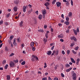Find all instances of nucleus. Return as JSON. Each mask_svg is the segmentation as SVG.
<instances>
[{
	"mask_svg": "<svg viewBox=\"0 0 80 80\" xmlns=\"http://www.w3.org/2000/svg\"><path fill=\"white\" fill-rule=\"evenodd\" d=\"M32 58L31 60L32 61H35V59L36 60H38V58L35 55H32Z\"/></svg>",
	"mask_w": 80,
	"mask_h": 80,
	"instance_id": "f257e3e1",
	"label": "nucleus"
},
{
	"mask_svg": "<svg viewBox=\"0 0 80 80\" xmlns=\"http://www.w3.org/2000/svg\"><path fill=\"white\" fill-rule=\"evenodd\" d=\"M72 79L74 80H76L77 79V74L76 73H74V71H72Z\"/></svg>",
	"mask_w": 80,
	"mask_h": 80,
	"instance_id": "f03ea898",
	"label": "nucleus"
},
{
	"mask_svg": "<svg viewBox=\"0 0 80 80\" xmlns=\"http://www.w3.org/2000/svg\"><path fill=\"white\" fill-rule=\"evenodd\" d=\"M73 30L75 35H77V33H79V32H80V31L79 30V28H77L76 31L75 29H73Z\"/></svg>",
	"mask_w": 80,
	"mask_h": 80,
	"instance_id": "7ed1b4c3",
	"label": "nucleus"
},
{
	"mask_svg": "<svg viewBox=\"0 0 80 80\" xmlns=\"http://www.w3.org/2000/svg\"><path fill=\"white\" fill-rule=\"evenodd\" d=\"M9 65L11 68H13V67H14L15 66V63H14L12 61L10 62V63H9Z\"/></svg>",
	"mask_w": 80,
	"mask_h": 80,
	"instance_id": "20e7f679",
	"label": "nucleus"
},
{
	"mask_svg": "<svg viewBox=\"0 0 80 80\" xmlns=\"http://www.w3.org/2000/svg\"><path fill=\"white\" fill-rule=\"evenodd\" d=\"M42 12L43 18H45V14H47V11H46V10H44L42 11Z\"/></svg>",
	"mask_w": 80,
	"mask_h": 80,
	"instance_id": "39448f33",
	"label": "nucleus"
},
{
	"mask_svg": "<svg viewBox=\"0 0 80 80\" xmlns=\"http://www.w3.org/2000/svg\"><path fill=\"white\" fill-rule=\"evenodd\" d=\"M71 40H74V41H75V42H77V40L76 38H75L74 36H72L70 38Z\"/></svg>",
	"mask_w": 80,
	"mask_h": 80,
	"instance_id": "423d86ee",
	"label": "nucleus"
},
{
	"mask_svg": "<svg viewBox=\"0 0 80 80\" xmlns=\"http://www.w3.org/2000/svg\"><path fill=\"white\" fill-rule=\"evenodd\" d=\"M58 37L59 38H63V34H61L60 35H58Z\"/></svg>",
	"mask_w": 80,
	"mask_h": 80,
	"instance_id": "0eeeda50",
	"label": "nucleus"
},
{
	"mask_svg": "<svg viewBox=\"0 0 80 80\" xmlns=\"http://www.w3.org/2000/svg\"><path fill=\"white\" fill-rule=\"evenodd\" d=\"M56 5L58 7H59L60 6V5H61V3L59 2H56Z\"/></svg>",
	"mask_w": 80,
	"mask_h": 80,
	"instance_id": "6e6552de",
	"label": "nucleus"
},
{
	"mask_svg": "<svg viewBox=\"0 0 80 80\" xmlns=\"http://www.w3.org/2000/svg\"><path fill=\"white\" fill-rule=\"evenodd\" d=\"M47 54L48 55H51L52 54V51H49L47 52Z\"/></svg>",
	"mask_w": 80,
	"mask_h": 80,
	"instance_id": "1a4fd4ad",
	"label": "nucleus"
},
{
	"mask_svg": "<svg viewBox=\"0 0 80 80\" xmlns=\"http://www.w3.org/2000/svg\"><path fill=\"white\" fill-rule=\"evenodd\" d=\"M18 9V8L17 7H15L13 8V10L14 11V12H17V10Z\"/></svg>",
	"mask_w": 80,
	"mask_h": 80,
	"instance_id": "9d476101",
	"label": "nucleus"
},
{
	"mask_svg": "<svg viewBox=\"0 0 80 80\" xmlns=\"http://www.w3.org/2000/svg\"><path fill=\"white\" fill-rule=\"evenodd\" d=\"M13 44L14 45V46H15V45H16V38H14V39Z\"/></svg>",
	"mask_w": 80,
	"mask_h": 80,
	"instance_id": "9b49d317",
	"label": "nucleus"
},
{
	"mask_svg": "<svg viewBox=\"0 0 80 80\" xmlns=\"http://www.w3.org/2000/svg\"><path fill=\"white\" fill-rule=\"evenodd\" d=\"M6 77H7V80H10V76L9 75H8L6 76Z\"/></svg>",
	"mask_w": 80,
	"mask_h": 80,
	"instance_id": "f8f14e48",
	"label": "nucleus"
},
{
	"mask_svg": "<svg viewBox=\"0 0 80 80\" xmlns=\"http://www.w3.org/2000/svg\"><path fill=\"white\" fill-rule=\"evenodd\" d=\"M71 60V62L72 63H75V61L74 60V59L72 58H70Z\"/></svg>",
	"mask_w": 80,
	"mask_h": 80,
	"instance_id": "ddd939ff",
	"label": "nucleus"
},
{
	"mask_svg": "<svg viewBox=\"0 0 80 80\" xmlns=\"http://www.w3.org/2000/svg\"><path fill=\"white\" fill-rule=\"evenodd\" d=\"M72 68H69V69H68L66 70V72H70V71L71 70H72Z\"/></svg>",
	"mask_w": 80,
	"mask_h": 80,
	"instance_id": "4468645a",
	"label": "nucleus"
},
{
	"mask_svg": "<svg viewBox=\"0 0 80 80\" xmlns=\"http://www.w3.org/2000/svg\"><path fill=\"white\" fill-rule=\"evenodd\" d=\"M53 52L54 53H55L56 55H58V50H57L56 51H54Z\"/></svg>",
	"mask_w": 80,
	"mask_h": 80,
	"instance_id": "2eb2a0df",
	"label": "nucleus"
},
{
	"mask_svg": "<svg viewBox=\"0 0 80 80\" xmlns=\"http://www.w3.org/2000/svg\"><path fill=\"white\" fill-rule=\"evenodd\" d=\"M38 18L39 20H42V15L40 14L39 15Z\"/></svg>",
	"mask_w": 80,
	"mask_h": 80,
	"instance_id": "dca6fc26",
	"label": "nucleus"
},
{
	"mask_svg": "<svg viewBox=\"0 0 80 80\" xmlns=\"http://www.w3.org/2000/svg\"><path fill=\"white\" fill-rule=\"evenodd\" d=\"M23 21H22L20 22V23H19L20 27H22V26H23V25H22V24H23Z\"/></svg>",
	"mask_w": 80,
	"mask_h": 80,
	"instance_id": "f3484780",
	"label": "nucleus"
},
{
	"mask_svg": "<svg viewBox=\"0 0 80 80\" xmlns=\"http://www.w3.org/2000/svg\"><path fill=\"white\" fill-rule=\"evenodd\" d=\"M50 5V3L48 2H47L45 3V5L46 7H48V5Z\"/></svg>",
	"mask_w": 80,
	"mask_h": 80,
	"instance_id": "a211bd4d",
	"label": "nucleus"
},
{
	"mask_svg": "<svg viewBox=\"0 0 80 80\" xmlns=\"http://www.w3.org/2000/svg\"><path fill=\"white\" fill-rule=\"evenodd\" d=\"M23 12H26V6H23Z\"/></svg>",
	"mask_w": 80,
	"mask_h": 80,
	"instance_id": "6ab92c4d",
	"label": "nucleus"
},
{
	"mask_svg": "<svg viewBox=\"0 0 80 80\" xmlns=\"http://www.w3.org/2000/svg\"><path fill=\"white\" fill-rule=\"evenodd\" d=\"M80 61V58H78L77 59V62H76V65H78V63Z\"/></svg>",
	"mask_w": 80,
	"mask_h": 80,
	"instance_id": "aec40b11",
	"label": "nucleus"
},
{
	"mask_svg": "<svg viewBox=\"0 0 80 80\" xmlns=\"http://www.w3.org/2000/svg\"><path fill=\"white\" fill-rule=\"evenodd\" d=\"M68 17H71L72 16V12H69L68 14Z\"/></svg>",
	"mask_w": 80,
	"mask_h": 80,
	"instance_id": "412c9836",
	"label": "nucleus"
},
{
	"mask_svg": "<svg viewBox=\"0 0 80 80\" xmlns=\"http://www.w3.org/2000/svg\"><path fill=\"white\" fill-rule=\"evenodd\" d=\"M5 25L6 26H8V25L9 24V22H5L4 23Z\"/></svg>",
	"mask_w": 80,
	"mask_h": 80,
	"instance_id": "4be33fe9",
	"label": "nucleus"
},
{
	"mask_svg": "<svg viewBox=\"0 0 80 80\" xmlns=\"http://www.w3.org/2000/svg\"><path fill=\"white\" fill-rule=\"evenodd\" d=\"M65 67H67V68L70 67V65H69V64L67 63L65 65Z\"/></svg>",
	"mask_w": 80,
	"mask_h": 80,
	"instance_id": "5701e85b",
	"label": "nucleus"
},
{
	"mask_svg": "<svg viewBox=\"0 0 80 80\" xmlns=\"http://www.w3.org/2000/svg\"><path fill=\"white\" fill-rule=\"evenodd\" d=\"M31 46L32 47H33L34 46V42H31Z\"/></svg>",
	"mask_w": 80,
	"mask_h": 80,
	"instance_id": "b1692460",
	"label": "nucleus"
},
{
	"mask_svg": "<svg viewBox=\"0 0 80 80\" xmlns=\"http://www.w3.org/2000/svg\"><path fill=\"white\" fill-rule=\"evenodd\" d=\"M65 24H66V25H69V24H70V22H68L66 21L65 22Z\"/></svg>",
	"mask_w": 80,
	"mask_h": 80,
	"instance_id": "393cba45",
	"label": "nucleus"
},
{
	"mask_svg": "<svg viewBox=\"0 0 80 80\" xmlns=\"http://www.w3.org/2000/svg\"><path fill=\"white\" fill-rule=\"evenodd\" d=\"M17 41H18V42H20V38L19 37L17 39Z\"/></svg>",
	"mask_w": 80,
	"mask_h": 80,
	"instance_id": "a878e982",
	"label": "nucleus"
},
{
	"mask_svg": "<svg viewBox=\"0 0 80 80\" xmlns=\"http://www.w3.org/2000/svg\"><path fill=\"white\" fill-rule=\"evenodd\" d=\"M8 64H6L5 67V68L6 69H7V68H8Z\"/></svg>",
	"mask_w": 80,
	"mask_h": 80,
	"instance_id": "bb28decb",
	"label": "nucleus"
},
{
	"mask_svg": "<svg viewBox=\"0 0 80 80\" xmlns=\"http://www.w3.org/2000/svg\"><path fill=\"white\" fill-rule=\"evenodd\" d=\"M10 13H9L7 14L6 17L7 18H8L10 17Z\"/></svg>",
	"mask_w": 80,
	"mask_h": 80,
	"instance_id": "cd10ccee",
	"label": "nucleus"
},
{
	"mask_svg": "<svg viewBox=\"0 0 80 80\" xmlns=\"http://www.w3.org/2000/svg\"><path fill=\"white\" fill-rule=\"evenodd\" d=\"M5 50L6 51V52H7L8 51V48H7V47L6 46L5 47Z\"/></svg>",
	"mask_w": 80,
	"mask_h": 80,
	"instance_id": "c85d7f7f",
	"label": "nucleus"
},
{
	"mask_svg": "<svg viewBox=\"0 0 80 80\" xmlns=\"http://www.w3.org/2000/svg\"><path fill=\"white\" fill-rule=\"evenodd\" d=\"M42 80H47V78L44 77L42 78Z\"/></svg>",
	"mask_w": 80,
	"mask_h": 80,
	"instance_id": "c756f323",
	"label": "nucleus"
},
{
	"mask_svg": "<svg viewBox=\"0 0 80 80\" xmlns=\"http://www.w3.org/2000/svg\"><path fill=\"white\" fill-rule=\"evenodd\" d=\"M15 3H16V4H18V3H19V2L18 1V0H16V2H14Z\"/></svg>",
	"mask_w": 80,
	"mask_h": 80,
	"instance_id": "7c9ffc66",
	"label": "nucleus"
},
{
	"mask_svg": "<svg viewBox=\"0 0 80 80\" xmlns=\"http://www.w3.org/2000/svg\"><path fill=\"white\" fill-rule=\"evenodd\" d=\"M3 20H1L0 21V25H2V24H3Z\"/></svg>",
	"mask_w": 80,
	"mask_h": 80,
	"instance_id": "2f4dec72",
	"label": "nucleus"
},
{
	"mask_svg": "<svg viewBox=\"0 0 80 80\" xmlns=\"http://www.w3.org/2000/svg\"><path fill=\"white\" fill-rule=\"evenodd\" d=\"M66 5H67V6H68V5H69V2H68V1H67L66 2Z\"/></svg>",
	"mask_w": 80,
	"mask_h": 80,
	"instance_id": "473e14b6",
	"label": "nucleus"
},
{
	"mask_svg": "<svg viewBox=\"0 0 80 80\" xmlns=\"http://www.w3.org/2000/svg\"><path fill=\"white\" fill-rule=\"evenodd\" d=\"M72 52H73L74 54H75V55H76L77 54V52H75L74 51V50H72Z\"/></svg>",
	"mask_w": 80,
	"mask_h": 80,
	"instance_id": "72a5a7b5",
	"label": "nucleus"
},
{
	"mask_svg": "<svg viewBox=\"0 0 80 80\" xmlns=\"http://www.w3.org/2000/svg\"><path fill=\"white\" fill-rule=\"evenodd\" d=\"M56 0H53L52 2V4H55L56 2Z\"/></svg>",
	"mask_w": 80,
	"mask_h": 80,
	"instance_id": "f704fd0d",
	"label": "nucleus"
},
{
	"mask_svg": "<svg viewBox=\"0 0 80 80\" xmlns=\"http://www.w3.org/2000/svg\"><path fill=\"white\" fill-rule=\"evenodd\" d=\"M45 66H44V68H47V63H46V62L44 63Z\"/></svg>",
	"mask_w": 80,
	"mask_h": 80,
	"instance_id": "c9c22d12",
	"label": "nucleus"
},
{
	"mask_svg": "<svg viewBox=\"0 0 80 80\" xmlns=\"http://www.w3.org/2000/svg\"><path fill=\"white\" fill-rule=\"evenodd\" d=\"M43 40L45 42H47V39H46L45 38H44Z\"/></svg>",
	"mask_w": 80,
	"mask_h": 80,
	"instance_id": "e433bc0d",
	"label": "nucleus"
},
{
	"mask_svg": "<svg viewBox=\"0 0 80 80\" xmlns=\"http://www.w3.org/2000/svg\"><path fill=\"white\" fill-rule=\"evenodd\" d=\"M66 21L68 22V21H69V18H68V17H67L66 18Z\"/></svg>",
	"mask_w": 80,
	"mask_h": 80,
	"instance_id": "4c0bfd02",
	"label": "nucleus"
},
{
	"mask_svg": "<svg viewBox=\"0 0 80 80\" xmlns=\"http://www.w3.org/2000/svg\"><path fill=\"white\" fill-rule=\"evenodd\" d=\"M25 64V61L22 62L21 63V65H24Z\"/></svg>",
	"mask_w": 80,
	"mask_h": 80,
	"instance_id": "58836bf2",
	"label": "nucleus"
},
{
	"mask_svg": "<svg viewBox=\"0 0 80 80\" xmlns=\"http://www.w3.org/2000/svg\"><path fill=\"white\" fill-rule=\"evenodd\" d=\"M25 46V45H24V44L23 43H22L21 44V47L22 48H23Z\"/></svg>",
	"mask_w": 80,
	"mask_h": 80,
	"instance_id": "ea45409f",
	"label": "nucleus"
},
{
	"mask_svg": "<svg viewBox=\"0 0 80 80\" xmlns=\"http://www.w3.org/2000/svg\"><path fill=\"white\" fill-rule=\"evenodd\" d=\"M6 60H4L2 61V63H3V64H4V63H6Z\"/></svg>",
	"mask_w": 80,
	"mask_h": 80,
	"instance_id": "a19ab883",
	"label": "nucleus"
},
{
	"mask_svg": "<svg viewBox=\"0 0 80 80\" xmlns=\"http://www.w3.org/2000/svg\"><path fill=\"white\" fill-rule=\"evenodd\" d=\"M31 13V11L29 10L28 11V13L27 15H30V14Z\"/></svg>",
	"mask_w": 80,
	"mask_h": 80,
	"instance_id": "79ce46f5",
	"label": "nucleus"
},
{
	"mask_svg": "<svg viewBox=\"0 0 80 80\" xmlns=\"http://www.w3.org/2000/svg\"><path fill=\"white\" fill-rule=\"evenodd\" d=\"M61 77H63V78L65 77V75L63 73H61Z\"/></svg>",
	"mask_w": 80,
	"mask_h": 80,
	"instance_id": "37998d69",
	"label": "nucleus"
},
{
	"mask_svg": "<svg viewBox=\"0 0 80 80\" xmlns=\"http://www.w3.org/2000/svg\"><path fill=\"white\" fill-rule=\"evenodd\" d=\"M71 5L72 6H73V1H72V0H71Z\"/></svg>",
	"mask_w": 80,
	"mask_h": 80,
	"instance_id": "c03bdc74",
	"label": "nucleus"
},
{
	"mask_svg": "<svg viewBox=\"0 0 80 80\" xmlns=\"http://www.w3.org/2000/svg\"><path fill=\"white\" fill-rule=\"evenodd\" d=\"M74 45H75V43H72L70 45V47H73Z\"/></svg>",
	"mask_w": 80,
	"mask_h": 80,
	"instance_id": "a18cd8bd",
	"label": "nucleus"
},
{
	"mask_svg": "<svg viewBox=\"0 0 80 80\" xmlns=\"http://www.w3.org/2000/svg\"><path fill=\"white\" fill-rule=\"evenodd\" d=\"M48 33H46L45 34V37H46V38H48Z\"/></svg>",
	"mask_w": 80,
	"mask_h": 80,
	"instance_id": "49530a36",
	"label": "nucleus"
},
{
	"mask_svg": "<svg viewBox=\"0 0 80 80\" xmlns=\"http://www.w3.org/2000/svg\"><path fill=\"white\" fill-rule=\"evenodd\" d=\"M67 53L68 55H69L70 54V50H68L67 51Z\"/></svg>",
	"mask_w": 80,
	"mask_h": 80,
	"instance_id": "de8ad7c7",
	"label": "nucleus"
},
{
	"mask_svg": "<svg viewBox=\"0 0 80 80\" xmlns=\"http://www.w3.org/2000/svg\"><path fill=\"white\" fill-rule=\"evenodd\" d=\"M55 45V43L53 42L50 44V46H53V45Z\"/></svg>",
	"mask_w": 80,
	"mask_h": 80,
	"instance_id": "09e8293b",
	"label": "nucleus"
},
{
	"mask_svg": "<svg viewBox=\"0 0 80 80\" xmlns=\"http://www.w3.org/2000/svg\"><path fill=\"white\" fill-rule=\"evenodd\" d=\"M35 47H32V51H35Z\"/></svg>",
	"mask_w": 80,
	"mask_h": 80,
	"instance_id": "8fccbe9b",
	"label": "nucleus"
},
{
	"mask_svg": "<svg viewBox=\"0 0 80 80\" xmlns=\"http://www.w3.org/2000/svg\"><path fill=\"white\" fill-rule=\"evenodd\" d=\"M78 48H79V47H77L75 48V50H78Z\"/></svg>",
	"mask_w": 80,
	"mask_h": 80,
	"instance_id": "3c124183",
	"label": "nucleus"
},
{
	"mask_svg": "<svg viewBox=\"0 0 80 80\" xmlns=\"http://www.w3.org/2000/svg\"><path fill=\"white\" fill-rule=\"evenodd\" d=\"M15 63H17L18 62V59H17L16 60L14 61Z\"/></svg>",
	"mask_w": 80,
	"mask_h": 80,
	"instance_id": "603ef678",
	"label": "nucleus"
},
{
	"mask_svg": "<svg viewBox=\"0 0 80 80\" xmlns=\"http://www.w3.org/2000/svg\"><path fill=\"white\" fill-rule=\"evenodd\" d=\"M13 37L12 36H10V40H12V39H13Z\"/></svg>",
	"mask_w": 80,
	"mask_h": 80,
	"instance_id": "864d4df0",
	"label": "nucleus"
},
{
	"mask_svg": "<svg viewBox=\"0 0 80 80\" xmlns=\"http://www.w3.org/2000/svg\"><path fill=\"white\" fill-rule=\"evenodd\" d=\"M28 7H29V8H32V5H30V4H29L28 5Z\"/></svg>",
	"mask_w": 80,
	"mask_h": 80,
	"instance_id": "5fc2aeb1",
	"label": "nucleus"
},
{
	"mask_svg": "<svg viewBox=\"0 0 80 80\" xmlns=\"http://www.w3.org/2000/svg\"><path fill=\"white\" fill-rule=\"evenodd\" d=\"M15 55V54H14V53H11V54L10 55V57H12V56H13V55Z\"/></svg>",
	"mask_w": 80,
	"mask_h": 80,
	"instance_id": "6e6d98bb",
	"label": "nucleus"
},
{
	"mask_svg": "<svg viewBox=\"0 0 80 80\" xmlns=\"http://www.w3.org/2000/svg\"><path fill=\"white\" fill-rule=\"evenodd\" d=\"M53 80H58V78L56 77L54 78Z\"/></svg>",
	"mask_w": 80,
	"mask_h": 80,
	"instance_id": "4d7b16f0",
	"label": "nucleus"
},
{
	"mask_svg": "<svg viewBox=\"0 0 80 80\" xmlns=\"http://www.w3.org/2000/svg\"><path fill=\"white\" fill-rule=\"evenodd\" d=\"M72 28V26L70 25L69 26H68V29H70V28Z\"/></svg>",
	"mask_w": 80,
	"mask_h": 80,
	"instance_id": "13d9d810",
	"label": "nucleus"
},
{
	"mask_svg": "<svg viewBox=\"0 0 80 80\" xmlns=\"http://www.w3.org/2000/svg\"><path fill=\"white\" fill-rule=\"evenodd\" d=\"M62 53L63 54V55H65V52H64V51L62 50Z\"/></svg>",
	"mask_w": 80,
	"mask_h": 80,
	"instance_id": "bf43d9fd",
	"label": "nucleus"
},
{
	"mask_svg": "<svg viewBox=\"0 0 80 80\" xmlns=\"http://www.w3.org/2000/svg\"><path fill=\"white\" fill-rule=\"evenodd\" d=\"M38 32H42V30L41 29H39L38 30Z\"/></svg>",
	"mask_w": 80,
	"mask_h": 80,
	"instance_id": "052dcab7",
	"label": "nucleus"
},
{
	"mask_svg": "<svg viewBox=\"0 0 80 80\" xmlns=\"http://www.w3.org/2000/svg\"><path fill=\"white\" fill-rule=\"evenodd\" d=\"M61 17L62 18H63V19H64V15H63V14H62L61 15Z\"/></svg>",
	"mask_w": 80,
	"mask_h": 80,
	"instance_id": "680f3d73",
	"label": "nucleus"
},
{
	"mask_svg": "<svg viewBox=\"0 0 80 80\" xmlns=\"http://www.w3.org/2000/svg\"><path fill=\"white\" fill-rule=\"evenodd\" d=\"M60 40L62 42H63V41H64L63 39H60Z\"/></svg>",
	"mask_w": 80,
	"mask_h": 80,
	"instance_id": "e2e57ef3",
	"label": "nucleus"
},
{
	"mask_svg": "<svg viewBox=\"0 0 80 80\" xmlns=\"http://www.w3.org/2000/svg\"><path fill=\"white\" fill-rule=\"evenodd\" d=\"M35 13L37 15H38V11H37Z\"/></svg>",
	"mask_w": 80,
	"mask_h": 80,
	"instance_id": "0e129e2a",
	"label": "nucleus"
},
{
	"mask_svg": "<svg viewBox=\"0 0 80 80\" xmlns=\"http://www.w3.org/2000/svg\"><path fill=\"white\" fill-rule=\"evenodd\" d=\"M54 47H55V46H53L51 48V50H53V48H54Z\"/></svg>",
	"mask_w": 80,
	"mask_h": 80,
	"instance_id": "69168bd1",
	"label": "nucleus"
},
{
	"mask_svg": "<svg viewBox=\"0 0 80 80\" xmlns=\"http://www.w3.org/2000/svg\"><path fill=\"white\" fill-rule=\"evenodd\" d=\"M44 28H47V26L46 25H45L44 26Z\"/></svg>",
	"mask_w": 80,
	"mask_h": 80,
	"instance_id": "338daca9",
	"label": "nucleus"
},
{
	"mask_svg": "<svg viewBox=\"0 0 80 80\" xmlns=\"http://www.w3.org/2000/svg\"><path fill=\"white\" fill-rule=\"evenodd\" d=\"M48 80H52V78H50V76L48 77Z\"/></svg>",
	"mask_w": 80,
	"mask_h": 80,
	"instance_id": "774afa93",
	"label": "nucleus"
}]
</instances>
